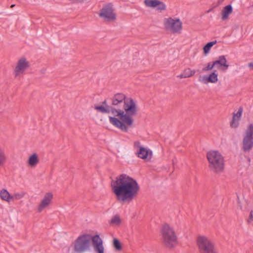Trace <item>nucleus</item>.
Segmentation results:
<instances>
[{
    "instance_id": "f257e3e1",
    "label": "nucleus",
    "mask_w": 253,
    "mask_h": 253,
    "mask_svg": "<svg viewBox=\"0 0 253 253\" xmlns=\"http://www.w3.org/2000/svg\"><path fill=\"white\" fill-rule=\"evenodd\" d=\"M111 105L115 107L109 115V123L124 132H127L133 124V117L138 112L136 101L123 93H117L111 98Z\"/></svg>"
},
{
    "instance_id": "f03ea898",
    "label": "nucleus",
    "mask_w": 253,
    "mask_h": 253,
    "mask_svg": "<svg viewBox=\"0 0 253 253\" xmlns=\"http://www.w3.org/2000/svg\"><path fill=\"white\" fill-rule=\"evenodd\" d=\"M111 186L117 199L122 202L131 201L139 190L136 180L125 174L118 176L112 181Z\"/></svg>"
},
{
    "instance_id": "7ed1b4c3",
    "label": "nucleus",
    "mask_w": 253,
    "mask_h": 253,
    "mask_svg": "<svg viewBox=\"0 0 253 253\" xmlns=\"http://www.w3.org/2000/svg\"><path fill=\"white\" fill-rule=\"evenodd\" d=\"M161 234L164 245L169 249H173L178 244V236L173 226L164 223L161 229Z\"/></svg>"
},
{
    "instance_id": "20e7f679",
    "label": "nucleus",
    "mask_w": 253,
    "mask_h": 253,
    "mask_svg": "<svg viewBox=\"0 0 253 253\" xmlns=\"http://www.w3.org/2000/svg\"><path fill=\"white\" fill-rule=\"evenodd\" d=\"M93 236L89 233L80 234L72 243L71 247L75 253H84L91 248Z\"/></svg>"
},
{
    "instance_id": "39448f33",
    "label": "nucleus",
    "mask_w": 253,
    "mask_h": 253,
    "mask_svg": "<svg viewBox=\"0 0 253 253\" xmlns=\"http://www.w3.org/2000/svg\"><path fill=\"white\" fill-rule=\"evenodd\" d=\"M206 157L209 163V167L213 172L221 173L224 169V157L218 151L211 150L207 152Z\"/></svg>"
},
{
    "instance_id": "423d86ee",
    "label": "nucleus",
    "mask_w": 253,
    "mask_h": 253,
    "mask_svg": "<svg viewBox=\"0 0 253 253\" xmlns=\"http://www.w3.org/2000/svg\"><path fill=\"white\" fill-rule=\"evenodd\" d=\"M196 244L200 253H217L214 243L206 235H198Z\"/></svg>"
},
{
    "instance_id": "0eeeda50",
    "label": "nucleus",
    "mask_w": 253,
    "mask_h": 253,
    "mask_svg": "<svg viewBox=\"0 0 253 253\" xmlns=\"http://www.w3.org/2000/svg\"><path fill=\"white\" fill-rule=\"evenodd\" d=\"M163 25L167 31L172 34H179L182 29V22L180 19L176 17H168L164 19Z\"/></svg>"
},
{
    "instance_id": "6e6552de",
    "label": "nucleus",
    "mask_w": 253,
    "mask_h": 253,
    "mask_svg": "<svg viewBox=\"0 0 253 253\" xmlns=\"http://www.w3.org/2000/svg\"><path fill=\"white\" fill-rule=\"evenodd\" d=\"M134 146L136 149V155L139 158L146 162L151 161L153 154L151 149L142 145L140 142L138 141L134 143Z\"/></svg>"
},
{
    "instance_id": "1a4fd4ad",
    "label": "nucleus",
    "mask_w": 253,
    "mask_h": 253,
    "mask_svg": "<svg viewBox=\"0 0 253 253\" xmlns=\"http://www.w3.org/2000/svg\"><path fill=\"white\" fill-rule=\"evenodd\" d=\"M54 194L52 192H45L40 200L37 207L38 212H42L45 210L48 209L52 203Z\"/></svg>"
},
{
    "instance_id": "9d476101",
    "label": "nucleus",
    "mask_w": 253,
    "mask_h": 253,
    "mask_svg": "<svg viewBox=\"0 0 253 253\" xmlns=\"http://www.w3.org/2000/svg\"><path fill=\"white\" fill-rule=\"evenodd\" d=\"M30 66V63L28 59L24 56L21 57L15 64L14 70L15 76L17 77L24 74Z\"/></svg>"
},
{
    "instance_id": "9b49d317",
    "label": "nucleus",
    "mask_w": 253,
    "mask_h": 253,
    "mask_svg": "<svg viewBox=\"0 0 253 253\" xmlns=\"http://www.w3.org/2000/svg\"><path fill=\"white\" fill-rule=\"evenodd\" d=\"M100 17L107 21H112L116 19V15L114 12V8L111 3L105 4L99 14Z\"/></svg>"
},
{
    "instance_id": "f8f14e48",
    "label": "nucleus",
    "mask_w": 253,
    "mask_h": 253,
    "mask_svg": "<svg viewBox=\"0 0 253 253\" xmlns=\"http://www.w3.org/2000/svg\"><path fill=\"white\" fill-rule=\"evenodd\" d=\"M219 81L218 74L215 70L212 71L207 75L200 76L199 78V81L205 84H216Z\"/></svg>"
},
{
    "instance_id": "ddd939ff",
    "label": "nucleus",
    "mask_w": 253,
    "mask_h": 253,
    "mask_svg": "<svg viewBox=\"0 0 253 253\" xmlns=\"http://www.w3.org/2000/svg\"><path fill=\"white\" fill-rule=\"evenodd\" d=\"M243 110L242 107H239L233 112L232 117L230 122V126L232 128H237L239 126Z\"/></svg>"
},
{
    "instance_id": "4468645a",
    "label": "nucleus",
    "mask_w": 253,
    "mask_h": 253,
    "mask_svg": "<svg viewBox=\"0 0 253 253\" xmlns=\"http://www.w3.org/2000/svg\"><path fill=\"white\" fill-rule=\"evenodd\" d=\"M40 159L38 153L34 152L29 154L26 161L27 167L30 169H34L40 164Z\"/></svg>"
},
{
    "instance_id": "2eb2a0df",
    "label": "nucleus",
    "mask_w": 253,
    "mask_h": 253,
    "mask_svg": "<svg viewBox=\"0 0 253 253\" xmlns=\"http://www.w3.org/2000/svg\"><path fill=\"white\" fill-rule=\"evenodd\" d=\"M115 108L112 105L109 106L108 105L106 101L94 106V109L97 112L102 114H108L109 115L112 114V110Z\"/></svg>"
},
{
    "instance_id": "dca6fc26",
    "label": "nucleus",
    "mask_w": 253,
    "mask_h": 253,
    "mask_svg": "<svg viewBox=\"0 0 253 253\" xmlns=\"http://www.w3.org/2000/svg\"><path fill=\"white\" fill-rule=\"evenodd\" d=\"M92 243L94 250L96 253H105L103 242L99 235L93 236Z\"/></svg>"
},
{
    "instance_id": "f3484780",
    "label": "nucleus",
    "mask_w": 253,
    "mask_h": 253,
    "mask_svg": "<svg viewBox=\"0 0 253 253\" xmlns=\"http://www.w3.org/2000/svg\"><path fill=\"white\" fill-rule=\"evenodd\" d=\"M214 62L215 65L218 66L217 68L222 72L226 71L229 67V63L225 55L219 56Z\"/></svg>"
},
{
    "instance_id": "a211bd4d",
    "label": "nucleus",
    "mask_w": 253,
    "mask_h": 253,
    "mask_svg": "<svg viewBox=\"0 0 253 253\" xmlns=\"http://www.w3.org/2000/svg\"><path fill=\"white\" fill-rule=\"evenodd\" d=\"M0 199L1 201L7 203L13 202L12 194L5 188L1 189L0 190Z\"/></svg>"
},
{
    "instance_id": "6ab92c4d",
    "label": "nucleus",
    "mask_w": 253,
    "mask_h": 253,
    "mask_svg": "<svg viewBox=\"0 0 253 253\" xmlns=\"http://www.w3.org/2000/svg\"><path fill=\"white\" fill-rule=\"evenodd\" d=\"M253 147V138L244 136L243 139V150L244 151H249Z\"/></svg>"
},
{
    "instance_id": "aec40b11",
    "label": "nucleus",
    "mask_w": 253,
    "mask_h": 253,
    "mask_svg": "<svg viewBox=\"0 0 253 253\" xmlns=\"http://www.w3.org/2000/svg\"><path fill=\"white\" fill-rule=\"evenodd\" d=\"M232 12L233 7L231 5H227L224 6L221 12V19L223 21L228 20Z\"/></svg>"
},
{
    "instance_id": "412c9836",
    "label": "nucleus",
    "mask_w": 253,
    "mask_h": 253,
    "mask_svg": "<svg viewBox=\"0 0 253 253\" xmlns=\"http://www.w3.org/2000/svg\"><path fill=\"white\" fill-rule=\"evenodd\" d=\"M196 73L195 70L192 69L190 68L185 69L182 72L177 76L178 79L188 78L193 76Z\"/></svg>"
},
{
    "instance_id": "4be33fe9",
    "label": "nucleus",
    "mask_w": 253,
    "mask_h": 253,
    "mask_svg": "<svg viewBox=\"0 0 253 253\" xmlns=\"http://www.w3.org/2000/svg\"><path fill=\"white\" fill-rule=\"evenodd\" d=\"M217 41L213 40L207 43L203 47V53L205 56L208 55L211 52L212 47L216 44Z\"/></svg>"
},
{
    "instance_id": "5701e85b",
    "label": "nucleus",
    "mask_w": 253,
    "mask_h": 253,
    "mask_svg": "<svg viewBox=\"0 0 253 253\" xmlns=\"http://www.w3.org/2000/svg\"><path fill=\"white\" fill-rule=\"evenodd\" d=\"M154 8L158 11L161 12L166 10L167 5L163 1L160 0H157L154 6Z\"/></svg>"
},
{
    "instance_id": "b1692460",
    "label": "nucleus",
    "mask_w": 253,
    "mask_h": 253,
    "mask_svg": "<svg viewBox=\"0 0 253 253\" xmlns=\"http://www.w3.org/2000/svg\"><path fill=\"white\" fill-rule=\"evenodd\" d=\"M121 221V217L118 215H115L111 218L109 223L112 226H118L120 225Z\"/></svg>"
},
{
    "instance_id": "393cba45",
    "label": "nucleus",
    "mask_w": 253,
    "mask_h": 253,
    "mask_svg": "<svg viewBox=\"0 0 253 253\" xmlns=\"http://www.w3.org/2000/svg\"><path fill=\"white\" fill-rule=\"evenodd\" d=\"M244 136L253 138V123L248 124L245 130Z\"/></svg>"
},
{
    "instance_id": "a878e982",
    "label": "nucleus",
    "mask_w": 253,
    "mask_h": 253,
    "mask_svg": "<svg viewBox=\"0 0 253 253\" xmlns=\"http://www.w3.org/2000/svg\"><path fill=\"white\" fill-rule=\"evenodd\" d=\"M7 159V157L4 150L0 147V166L4 164Z\"/></svg>"
},
{
    "instance_id": "bb28decb",
    "label": "nucleus",
    "mask_w": 253,
    "mask_h": 253,
    "mask_svg": "<svg viewBox=\"0 0 253 253\" xmlns=\"http://www.w3.org/2000/svg\"><path fill=\"white\" fill-rule=\"evenodd\" d=\"M25 192L24 191H20L14 193L12 194L13 202L15 200H19L23 198L25 196Z\"/></svg>"
},
{
    "instance_id": "cd10ccee",
    "label": "nucleus",
    "mask_w": 253,
    "mask_h": 253,
    "mask_svg": "<svg viewBox=\"0 0 253 253\" xmlns=\"http://www.w3.org/2000/svg\"><path fill=\"white\" fill-rule=\"evenodd\" d=\"M113 247L117 251H121L122 250V244L117 238H114L113 241Z\"/></svg>"
},
{
    "instance_id": "c85d7f7f",
    "label": "nucleus",
    "mask_w": 253,
    "mask_h": 253,
    "mask_svg": "<svg viewBox=\"0 0 253 253\" xmlns=\"http://www.w3.org/2000/svg\"><path fill=\"white\" fill-rule=\"evenodd\" d=\"M215 66L214 61L209 62L206 65L205 67L203 68V71L207 72L212 70Z\"/></svg>"
},
{
    "instance_id": "c756f323",
    "label": "nucleus",
    "mask_w": 253,
    "mask_h": 253,
    "mask_svg": "<svg viewBox=\"0 0 253 253\" xmlns=\"http://www.w3.org/2000/svg\"><path fill=\"white\" fill-rule=\"evenodd\" d=\"M157 0H145L144 3L148 8H154V6Z\"/></svg>"
},
{
    "instance_id": "7c9ffc66",
    "label": "nucleus",
    "mask_w": 253,
    "mask_h": 253,
    "mask_svg": "<svg viewBox=\"0 0 253 253\" xmlns=\"http://www.w3.org/2000/svg\"><path fill=\"white\" fill-rule=\"evenodd\" d=\"M248 67L250 68L251 70H253V62L250 63L248 64Z\"/></svg>"
}]
</instances>
